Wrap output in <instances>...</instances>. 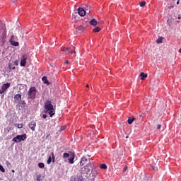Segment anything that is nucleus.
Here are the masks:
<instances>
[{
  "mask_svg": "<svg viewBox=\"0 0 181 181\" xmlns=\"http://www.w3.org/2000/svg\"><path fill=\"white\" fill-rule=\"evenodd\" d=\"M157 43H162V37H159L157 40H156Z\"/></svg>",
  "mask_w": 181,
  "mask_h": 181,
  "instance_id": "obj_33",
  "label": "nucleus"
},
{
  "mask_svg": "<svg viewBox=\"0 0 181 181\" xmlns=\"http://www.w3.org/2000/svg\"><path fill=\"white\" fill-rule=\"evenodd\" d=\"M28 127L31 130L35 131V128H36V122L32 121L30 123H29Z\"/></svg>",
  "mask_w": 181,
  "mask_h": 181,
  "instance_id": "obj_14",
  "label": "nucleus"
},
{
  "mask_svg": "<svg viewBox=\"0 0 181 181\" xmlns=\"http://www.w3.org/2000/svg\"><path fill=\"white\" fill-rule=\"evenodd\" d=\"M13 1V2H16V0H12Z\"/></svg>",
  "mask_w": 181,
  "mask_h": 181,
  "instance_id": "obj_43",
  "label": "nucleus"
},
{
  "mask_svg": "<svg viewBox=\"0 0 181 181\" xmlns=\"http://www.w3.org/2000/svg\"><path fill=\"white\" fill-rule=\"evenodd\" d=\"M28 60V55L23 54L21 58V66L25 67L26 66V61Z\"/></svg>",
  "mask_w": 181,
  "mask_h": 181,
  "instance_id": "obj_7",
  "label": "nucleus"
},
{
  "mask_svg": "<svg viewBox=\"0 0 181 181\" xmlns=\"http://www.w3.org/2000/svg\"><path fill=\"white\" fill-rule=\"evenodd\" d=\"M140 77H141V80H145V78H146L148 77V74H145L144 72H141L140 74Z\"/></svg>",
  "mask_w": 181,
  "mask_h": 181,
  "instance_id": "obj_16",
  "label": "nucleus"
},
{
  "mask_svg": "<svg viewBox=\"0 0 181 181\" xmlns=\"http://www.w3.org/2000/svg\"><path fill=\"white\" fill-rule=\"evenodd\" d=\"M38 168H40V169H43L45 168V163H38Z\"/></svg>",
  "mask_w": 181,
  "mask_h": 181,
  "instance_id": "obj_23",
  "label": "nucleus"
},
{
  "mask_svg": "<svg viewBox=\"0 0 181 181\" xmlns=\"http://www.w3.org/2000/svg\"><path fill=\"white\" fill-rule=\"evenodd\" d=\"M90 6H88V5H85V7H84V11H86V12L88 13H90Z\"/></svg>",
  "mask_w": 181,
  "mask_h": 181,
  "instance_id": "obj_19",
  "label": "nucleus"
},
{
  "mask_svg": "<svg viewBox=\"0 0 181 181\" xmlns=\"http://www.w3.org/2000/svg\"><path fill=\"white\" fill-rule=\"evenodd\" d=\"M17 127H18V128L19 129H21V128H23V124H18L17 125Z\"/></svg>",
  "mask_w": 181,
  "mask_h": 181,
  "instance_id": "obj_32",
  "label": "nucleus"
},
{
  "mask_svg": "<svg viewBox=\"0 0 181 181\" xmlns=\"http://www.w3.org/2000/svg\"><path fill=\"white\" fill-rule=\"evenodd\" d=\"M87 163H90L88 158L86 156L82 157L80 161V166H84V165H87Z\"/></svg>",
  "mask_w": 181,
  "mask_h": 181,
  "instance_id": "obj_8",
  "label": "nucleus"
},
{
  "mask_svg": "<svg viewBox=\"0 0 181 181\" xmlns=\"http://www.w3.org/2000/svg\"><path fill=\"white\" fill-rule=\"evenodd\" d=\"M51 155H52V162H53V163H54V159H55L54 153L52 152Z\"/></svg>",
  "mask_w": 181,
  "mask_h": 181,
  "instance_id": "obj_30",
  "label": "nucleus"
},
{
  "mask_svg": "<svg viewBox=\"0 0 181 181\" xmlns=\"http://www.w3.org/2000/svg\"><path fill=\"white\" fill-rule=\"evenodd\" d=\"M69 54H73V50L69 51Z\"/></svg>",
  "mask_w": 181,
  "mask_h": 181,
  "instance_id": "obj_39",
  "label": "nucleus"
},
{
  "mask_svg": "<svg viewBox=\"0 0 181 181\" xmlns=\"http://www.w3.org/2000/svg\"><path fill=\"white\" fill-rule=\"evenodd\" d=\"M76 181H84L83 176L81 175L76 176Z\"/></svg>",
  "mask_w": 181,
  "mask_h": 181,
  "instance_id": "obj_21",
  "label": "nucleus"
},
{
  "mask_svg": "<svg viewBox=\"0 0 181 181\" xmlns=\"http://www.w3.org/2000/svg\"><path fill=\"white\" fill-rule=\"evenodd\" d=\"M0 170L3 173H5V168H4V166H2V165H1V164H0Z\"/></svg>",
  "mask_w": 181,
  "mask_h": 181,
  "instance_id": "obj_28",
  "label": "nucleus"
},
{
  "mask_svg": "<svg viewBox=\"0 0 181 181\" xmlns=\"http://www.w3.org/2000/svg\"><path fill=\"white\" fill-rule=\"evenodd\" d=\"M61 50H62V52H69V50H70V48H69V47H62Z\"/></svg>",
  "mask_w": 181,
  "mask_h": 181,
  "instance_id": "obj_24",
  "label": "nucleus"
},
{
  "mask_svg": "<svg viewBox=\"0 0 181 181\" xmlns=\"http://www.w3.org/2000/svg\"><path fill=\"white\" fill-rule=\"evenodd\" d=\"M85 29L86 28H84V26L79 25L78 27H77V28L74 31V33H75V35H78V33H83V32H84Z\"/></svg>",
  "mask_w": 181,
  "mask_h": 181,
  "instance_id": "obj_10",
  "label": "nucleus"
},
{
  "mask_svg": "<svg viewBox=\"0 0 181 181\" xmlns=\"http://www.w3.org/2000/svg\"><path fill=\"white\" fill-rule=\"evenodd\" d=\"M40 177H42V175H37L36 176V180L37 181H40Z\"/></svg>",
  "mask_w": 181,
  "mask_h": 181,
  "instance_id": "obj_31",
  "label": "nucleus"
},
{
  "mask_svg": "<svg viewBox=\"0 0 181 181\" xmlns=\"http://www.w3.org/2000/svg\"><path fill=\"white\" fill-rule=\"evenodd\" d=\"M146 5V2L145 1H141L140 2V6L144 7Z\"/></svg>",
  "mask_w": 181,
  "mask_h": 181,
  "instance_id": "obj_29",
  "label": "nucleus"
},
{
  "mask_svg": "<svg viewBox=\"0 0 181 181\" xmlns=\"http://www.w3.org/2000/svg\"><path fill=\"white\" fill-rule=\"evenodd\" d=\"M69 162L71 163V165H73L74 163V153H71L69 158Z\"/></svg>",
  "mask_w": 181,
  "mask_h": 181,
  "instance_id": "obj_13",
  "label": "nucleus"
},
{
  "mask_svg": "<svg viewBox=\"0 0 181 181\" xmlns=\"http://www.w3.org/2000/svg\"><path fill=\"white\" fill-rule=\"evenodd\" d=\"M70 62L69 61H65V64H69Z\"/></svg>",
  "mask_w": 181,
  "mask_h": 181,
  "instance_id": "obj_40",
  "label": "nucleus"
},
{
  "mask_svg": "<svg viewBox=\"0 0 181 181\" xmlns=\"http://www.w3.org/2000/svg\"><path fill=\"white\" fill-rule=\"evenodd\" d=\"M66 129V127L64 126L61 127L60 131H64Z\"/></svg>",
  "mask_w": 181,
  "mask_h": 181,
  "instance_id": "obj_34",
  "label": "nucleus"
},
{
  "mask_svg": "<svg viewBox=\"0 0 181 181\" xmlns=\"http://www.w3.org/2000/svg\"><path fill=\"white\" fill-rule=\"evenodd\" d=\"M9 87H11V83L3 84L0 90V94H4V93H5V91L9 88Z\"/></svg>",
  "mask_w": 181,
  "mask_h": 181,
  "instance_id": "obj_6",
  "label": "nucleus"
},
{
  "mask_svg": "<svg viewBox=\"0 0 181 181\" xmlns=\"http://www.w3.org/2000/svg\"><path fill=\"white\" fill-rule=\"evenodd\" d=\"M180 3V0H178V1H177V5H179Z\"/></svg>",
  "mask_w": 181,
  "mask_h": 181,
  "instance_id": "obj_41",
  "label": "nucleus"
},
{
  "mask_svg": "<svg viewBox=\"0 0 181 181\" xmlns=\"http://www.w3.org/2000/svg\"><path fill=\"white\" fill-rule=\"evenodd\" d=\"M22 100V95L21 94H16L14 96V103H16V104H18V103H20V101Z\"/></svg>",
  "mask_w": 181,
  "mask_h": 181,
  "instance_id": "obj_11",
  "label": "nucleus"
},
{
  "mask_svg": "<svg viewBox=\"0 0 181 181\" xmlns=\"http://www.w3.org/2000/svg\"><path fill=\"white\" fill-rule=\"evenodd\" d=\"M45 110L44 112L45 114H49V117H53L54 114H56V110H54V107L52 104V101L49 100H47L45 103V106H44Z\"/></svg>",
  "mask_w": 181,
  "mask_h": 181,
  "instance_id": "obj_1",
  "label": "nucleus"
},
{
  "mask_svg": "<svg viewBox=\"0 0 181 181\" xmlns=\"http://www.w3.org/2000/svg\"><path fill=\"white\" fill-rule=\"evenodd\" d=\"M24 139H26V134L22 135H17L13 139V141L16 142V144H19V142L23 141Z\"/></svg>",
  "mask_w": 181,
  "mask_h": 181,
  "instance_id": "obj_5",
  "label": "nucleus"
},
{
  "mask_svg": "<svg viewBox=\"0 0 181 181\" xmlns=\"http://www.w3.org/2000/svg\"><path fill=\"white\" fill-rule=\"evenodd\" d=\"M78 13L81 16H86V13H87L86 12V10H84L83 8L79 7L78 8Z\"/></svg>",
  "mask_w": 181,
  "mask_h": 181,
  "instance_id": "obj_12",
  "label": "nucleus"
},
{
  "mask_svg": "<svg viewBox=\"0 0 181 181\" xmlns=\"http://www.w3.org/2000/svg\"><path fill=\"white\" fill-rule=\"evenodd\" d=\"M93 168V163H88L85 167L81 168V172H85L87 175L91 172V168Z\"/></svg>",
  "mask_w": 181,
  "mask_h": 181,
  "instance_id": "obj_4",
  "label": "nucleus"
},
{
  "mask_svg": "<svg viewBox=\"0 0 181 181\" xmlns=\"http://www.w3.org/2000/svg\"><path fill=\"white\" fill-rule=\"evenodd\" d=\"M100 30H101V28H100V27H96L95 28H94L93 30V31L95 33H97L98 32H100Z\"/></svg>",
  "mask_w": 181,
  "mask_h": 181,
  "instance_id": "obj_22",
  "label": "nucleus"
},
{
  "mask_svg": "<svg viewBox=\"0 0 181 181\" xmlns=\"http://www.w3.org/2000/svg\"><path fill=\"white\" fill-rule=\"evenodd\" d=\"M162 127L161 124H158L157 125V129H160V127Z\"/></svg>",
  "mask_w": 181,
  "mask_h": 181,
  "instance_id": "obj_36",
  "label": "nucleus"
},
{
  "mask_svg": "<svg viewBox=\"0 0 181 181\" xmlns=\"http://www.w3.org/2000/svg\"><path fill=\"white\" fill-rule=\"evenodd\" d=\"M8 69H9V70H15L16 68H15V66H13V64L9 63L8 64Z\"/></svg>",
  "mask_w": 181,
  "mask_h": 181,
  "instance_id": "obj_20",
  "label": "nucleus"
},
{
  "mask_svg": "<svg viewBox=\"0 0 181 181\" xmlns=\"http://www.w3.org/2000/svg\"><path fill=\"white\" fill-rule=\"evenodd\" d=\"M107 165H105V164H101L100 165V169H104V170H105V169H107Z\"/></svg>",
  "mask_w": 181,
  "mask_h": 181,
  "instance_id": "obj_27",
  "label": "nucleus"
},
{
  "mask_svg": "<svg viewBox=\"0 0 181 181\" xmlns=\"http://www.w3.org/2000/svg\"><path fill=\"white\" fill-rule=\"evenodd\" d=\"M126 170H128V166H125L123 169V172L125 173Z\"/></svg>",
  "mask_w": 181,
  "mask_h": 181,
  "instance_id": "obj_35",
  "label": "nucleus"
},
{
  "mask_svg": "<svg viewBox=\"0 0 181 181\" xmlns=\"http://www.w3.org/2000/svg\"><path fill=\"white\" fill-rule=\"evenodd\" d=\"M63 157L66 158H70V154L69 153H64Z\"/></svg>",
  "mask_w": 181,
  "mask_h": 181,
  "instance_id": "obj_26",
  "label": "nucleus"
},
{
  "mask_svg": "<svg viewBox=\"0 0 181 181\" xmlns=\"http://www.w3.org/2000/svg\"><path fill=\"white\" fill-rule=\"evenodd\" d=\"M14 64H15V66H18V61H15Z\"/></svg>",
  "mask_w": 181,
  "mask_h": 181,
  "instance_id": "obj_38",
  "label": "nucleus"
},
{
  "mask_svg": "<svg viewBox=\"0 0 181 181\" xmlns=\"http://www.w3.org/2000/svg\"><path fill=\"white\" fill-rule=\"evenodd\" d=\"M134 121H135V117H129L127 122L129 125H131V124H132Z\"/></svg>",
  "mask_w": 181,
  "mask_h": 181,
  "instance_id": "obj_17",
  "label": "nucleus"
},
{
  "mask_svg": "<svg viewBox=\"0 0 181 181\" xmlns=\"http://www.w3.org/2000/svg\"><path fill=\"white\" fill-rule=\"evenodd\" d=\"M90 25H91L92 26H97V25H98V21H95V18L92 19L90 21H89Z\"/></svg>",
  "mask_w": 181,
  "mask_h": 181,
  "instance_id": "obj_15",
  "label": "nucleus"
},
{
  "mask_svg": "<svg viewBox=\"0 0 181 181\" xmlns=\"http://www.w3.org/2000/svg\"><path fill=\"white\" fill-rule=\"evenodd\" d=\"M36 93H37L36 87H31L28 91V98L30 100H35V98H36Z\"/></svg>",
  "mask_w": 181,
  "mask_h": 181,
  "instance_id": "obj_3",
  "label": "nucleus"
},
{
  "mask_svg": "<svg viewBox=\"0 0 181 181\" xmlns=\"http://www.w3.org/2000/svg\"><path fill=\"white\" fill-rule=\"evenodd\" d=\"M42 118H44V119H46V118H47V115H43Z\"/></svg>",
  "mask_w": 181,
  "mask_h": 181,
  "instance_id": "obj_37",
  "label": "nucleus"
},
{
  "mask_svg": "<svg viewBox=\"0 0 181 181\" xmlns=\"http://www.w3.org/2000/svg\"><path fill=\"white\" fill-rule=\"evenodd\" d=\"M12 173H15V170H11Z\"/></svg>",
  "mask_w": 181,
  "mask_h": 181,
  "instance_id": "obj_42",
  "label": "nucleus"
},
{
  "mask_svg": "<svg viewBox=\"0 0 181 181\" xmlns=\"http://www.w3.org/2000/svg\"><path fill=\"white\" fill-rule=\"evenodd\" d=\"M10 45L11 46H15V47L19 46V42L15 41V36L11 35V39L9 40Z\"/></svg>",
  "mask_w": 181,
  "mask_h": 181,
  "instance_id": "obj_9",
  "label": "nucleus"
},
{
  "mask_svg": "<svg viewBox=\"0 0 181 181\" xmlns=\"http://www.w3.org/2000/svg\"><path fill=\"white\" fill-rule=\"evenodd\" d=\"M47 165H50L52 163V156H49V158L47 160Z\"/></svg>",
  "mask_w": 181,
  "mask_h": 181,
  "instance_id": "obj_25",
  "label": "nucleus"
},
{
  "mask_svg": "<svg viewBox=\"0 0 181 181\" xmlns=\"http://www.w3.org/2000/svg\"><path fill=\"white\" fill-rule=\"evenodd\" d=\"M86 87H87V88H88V84H87V85L86 86Z\"/></svg>",
  "mask_w": 181,
  "mask_h": 181,
  "instance_id": "obj_44",
  "label": "nucleus"
},
{
  "mask_svg": "<svg viewBox=\"0 0 181 181\" xmlns=\"http://www.w3.org/2000/svg\"><path fill=\"white\" fill-rule=\"evenodd\" d=\"M6 43V27L5 24L0 25V46H4Z\"/></svg>",
  "mask_w": 181,
  "mask_h": 181,
  "instance_id": "obj_2",
  "label": "nucleus"
},
{
  "mask_svg": "<svg viewBox=\"0 0 181 181\" xmlns=\"http://www.w3.org/2000/svg\"><path fill=\"white\" fill-rule=\"evenodd\" d=\"M42 80L45 84H47V85L50 84V83H49V81H47V76H43Z\"/></svg>",
  "mask_w": 181,
  "mask_h": 181,
  "instance_id": "obj_18",
  "label": "nucleus"
},
{
  "mask_svg": "<svg viewBox=\"0 0 181 181\" xmlns=\"http://www.w3.org/2000/svg\"><path fill=\"white\" fill-rule=\"evenodd\" d=\"M178 19H180V16L178 17Z\"/></svg>",
  "mask_w": 181,
  "mask_h": 181,
  "instance_id": "obj_45",
  "label": "nucleus"
}]
</instances>
